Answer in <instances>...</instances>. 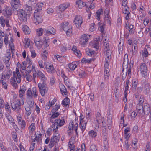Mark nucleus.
I'll list each match as a JSON object with an SVG mask.
<instances>
[{"instance_id": "49530a36", "label": "nucleus", "mask_w": 151, "mask_h": 151, "mask_svg": "<svg viewBox=\"0 0 151 151\" xmlns=\"http://www.w3.org/2000/svg\"><path fill=\"white\" fill-rule=\"evenodd\" d=\"M142 55L143 57H148L149 55L147 49L146 48H144V50L142 52Z\"/></svg>"}, {"instance_id": "f257e3e1", "label": "nucleus", "mask_w": 151, "mask_h": 151, "mask_svg": "<svg viewBox=\"0 0 151 151\" xmlns=\"http://www.w3.org/2000/svg\"><path fill=\"white\" fill-rule=\"evenodd\" d=\"M13 77L11 78L10 83L15 89L17 88L18 85L17 83L19 84L21 82V76L18 69H16V72H13Z\"/></svg>"}, {"instance_id": "13d9d810", "label": "nucleus", "mask_w": 151, "mask_h": 151, "mask_svg": "<svg viewBox=\"0 0 151 151\" xmlns=\"http://www.w3.org/2000/svg\"><path fill=\"white\" fill-rule=\"evenodd\" d=\"M60 105L59 104H56L54 106V107L53 109L52 110V113L53 112H56V111L60 108Z\"/></svg>"}, {"instance_id": "864d4df0", "label": "nucleus", "mask_w": 151, "mask_h": 151, "mask_svg": "<svg viewBox=\"0 0 151 151\" xmlns=\"http://www.w3.org/2000/svg\"><path fill=\"white\" fill-rule=\"evenodd\" d=\"M37 48L38 49H40L42 47V41L36 42H34Z\"/></svg>"}, {"instance_id": "473e14b6", "label": "nucleus", "mask_w": 151, "mask_h": 151, "mask_svg": "<svg viewBox=\"0 0 151 151\" xmlns=\"http://www.w3.org/2000/svg\"><path fill=\"white\" fill-rule=\"evenodd\" d=\"M70 99L68 97L65 98L62 101V104L65 107L69 105L70 103Z\"/></svg>"}, {"instance_id": "5fc2aeb1", "label": "nucleus", "mask_w": 151, "mask_h": 151, "mask_svg": "<svg viewBox=\"0 0 151 151\" xmlns=\"http://www.w3.org/2000/svg\"><path fill=\"white\" fill-rule=\"evenodd\" d=\"M52 128H53V130L54 132H56L57 131L58 128V123L56 122H55V123L53 124L52 126Z\"/></svg>"}, {"instance_id": "1a4fd4ad", "label": "nucleus", "mask_w": 151, "mask_h": 151, "mask_svg": "<svg viewBox=\"0 0 151 151\" xmlns=\"http://www.w3.org/2000/svg\"><path fill=\"white\" fill-rule=\"evenodd\" d=\"M83 22L82 17L80 15H77L75 18L73 22L77 28L81 27Z\"/></svg>"}, {"instance_id": "aec40b11", "label": "nucleus", "mask_w": 151, "mask_h": 151, "mask_svg": "<svg viewBox=\"0 0 151 151\" xmlns=\"http://www.w3.org/2000/svg\"><path fill=\"white\" fill-rule=\"evenodd\" d=\"M60 91L62 95H66L67 93V91L65 86L62 84H61L60 85Z\"/></svg>"}, {"instance_id": "423d86ee", "label": "nucleus", "mask_w": 151, "mask_h": 151, "mask_svg": "<svg viewBox=\"0 0 151 151\" xmlns=\"http://www.w3.org/2000/svg\"><path fill=\"white\" fill-rule=\"evenodd\" d=\"M27 97L29 99H32L33 97L36 98L38 96V93L37 92V90L35 87L32 88V90L29 89L27 93Z\"/></svg>"}, {"instance_id": "f8f14e48", "label": "nucleus", "mask_w": 151, "mask_h": 151, "mask_svg": "<svg viewBox=\"0 0 151 151\" xmlns=\"http://www.w3.org/2000/svg\"><path fill=\"white\" fill-rule=\"evenodd\" d=\"M12 13V9L10 7H7L3 9V14L8 18L11 15Z\"/></svg>"}, {"instance_id": "ddd939ff", "label": "nucleus", "mask_w": 151, "mask_h": 151, "mask_svg": "<svg viewBox=\"0 0 151 151\" xmlns=\"http://www.w3.org/2000/svg\"><path fill=\"white\" fill-rule=\"evenodd\" d=\"M46 34L47 35H54L56 33V30L52 27L49 26L45 29Z\"/></svg>"}, {"instance_id": "f03ea898", "label": "nucleus", "mask_w": 151, "mask_h": 151, "mask_svg": "<svg viewBox=\"0 0 151 151\" xmlns=\"http://www.w3.org/2000/svg\"><path fill=\"white\" fill-rule=\"evenodd\" d=\"M34 22L36 25L43 21L42 14L41 11L35 10L34 14Z\"/></svg>"}, {"instance_id": "a18cd8bd", "label": "nucleus", "mask_w": 151, "mask_h": 151, "mask_svg": "<svg viewBox=\"0 0 151 151\" xmlns=\"http://www.w3.org/2000/svg\"><path fill=\"white\" fill-rule=\"evenodd\" d=\"M53 114L50 117V121L53 122V120H52L53 119H54L57 117L59 115L60 113L58 112H55L52 113Z\"/></svg>"}, {"instance_id": "7c9ffc66", "label": "nucleus", "mask_w": 151, "mask_h": 151, "mask_svg": "<svg viewBox=\"0 0 151 151\" xmlns=\"http://www.w3.org/2000/svg\"><path fill=\"white\" fill-rule=\"evenodd\" d=\"M55 122L58 123V126L61 127L64 124L65 122L64 119H56Z\"/></svg>"}, {"instance_id": "a211bd4d", "label": "nucleus", "mask_w": 151, "mask_h": 151, "mask_svg": "<svg viewBox=\"0 0 151 151\" xmlns=\"http://www.w3.org/2000/svg\"><path fill=\"white\" fill-rule=\"evenodd\" d=\"M11 3L12 6L14 8L16 9L19 4V0H12Z\"/></svg>"}, {"instance_id": "6e6552de", "label": "nucleus", "mask_w": 151, "mask_h": 151, "mask_svg": "<svg viewBox=\"0 0 151 151\" xmlns=\"http://www.w3.org/2000/svg\"><path fill=\"white\" fill-rule=\"evenodd\" d=\"M90 35L84 34L80 38V43L82 46L86 45L90 38Z\"/></svg>"}, {"instance_id": "b1692460", "label": "nucleus", "mask_w": 151, "mask_h": 151, "mask_svg": "<svg viewBox=\"0 0 151 151\" xmlns=\"http://www.w3.org/2000/svg\"><path fill=\"white\" fill-rule=\"evenodd\" d=\"M128 58V55L127 54H125L124 57L122 66H128L129 62Z\"/></svg>"}, {"instance_id": "ea45409f", "label": "nucleus", "mask_w": 151, "mask_h": 151, "mask_svg": "<svg viewBox=\"0 0 151 151\" xmlns=\"http://www.w3.org/2000/svg\"><path fill=\"white\" fill-rule=\"evenodd\" d=\"M87 122H85L84 124L81 122V120L80 123V127L82 131H84L86 128V124Z\"/></svg>"}, {"instance_id": "c85d7f7f", "label": "nucleus", "mask_w": 151, "mask_h": 151, "mask_svg": "<svg viewBox=\"0 0 151 151\" xmlns=\"http://www.w3.org/2000/svg\"><path fill=\"white\" fill-rule=\"evenodd\" d=\"M37 74V76L40 77L41 79L44 81L45 80L46 78L44 74L38 70L37 72H36Z\"/></svg>"}, {"instance_id": "338daca9", "label": "nucleus", "mask_w": 151, "mask_h": 151, "mask_svg": "<svg viewBox=\"0 0 151 151\" xmlns=\"http://www.w3.org/2000/svg\"><path fill=\"white\" fill-rule=\"evenodd\" d=\"M86 117L89 118L91 115V110L89 109H87L86 111Z\"/></svg>"}, {"instance_id": "e2e57ef3", "label": "nucleus", "mask_w": 151, "mask_h": 151, "mask_svg": "<svg viewBox=\"0 0 151 151\" xmlns=\"http://www.w3.org/2000/svg\"><path fill=\"white\" fill-rule=\"evenodd\" d=\"M75 138L74 137H71L70 139L69 143L70 144V145L72 146L75 143Z\"/></svg>"}, {"instance_id": "a878e982", "label": "nucleus", "mask_w": 151, "mask_h": 151, "mask_svg": "<svg viewBox=\"0 0 151 151\" xmlns=\"http://www.w3.org/2000/svg\"><path fill=\"white\" fill-rule=\"evenodd\" d=\"M24 9L27 11V13H29L32 11V7L28 4V3L27 2L26 4H25L24 6Z\"/></svg>"}, {"instance_id": "cd10ccee", "label": "nucleus", "mask_w": 151, "mask_h": 151, "mask_svg": "<svg viewBox=\"0 0 151 151\" xmlns=\"http://www.w3.org/2000/svg\"><path fill=\"white\" fill-rule=\"evenodd\" d=\"M110 71L108 67H104V75L105 78H109V73Z\"/></svg>"}, {"instance_id": "3c124183", "label": "nucleus", "mask_w": 151, "mask_h": 151, "mask_svg": "<svg viewBox=\"0 0 151 151\" xmlns=\"http://www.w3.org/2000/svg\"><path fill=\"white\" fill-rule=\"evenodd\" d=\"M0 24H1L2 26L3 27H4L5 26V19L3 16L0 17Z\"/></svg>"}, {"instance_id": "6e6d98bb", "label": "nucleus", "mask_w": 151, "mask_h": 151, "mask_svg": "<svg viewBox=\"0 0 151 151\" xmlns=\"http://www.w3.org/2000/svg\"><path fill=\"white\" fill-rule=\"evenodd\" d=\"M103 48L105 51H106L107 50H110L109 48V43L106 42H104Z\"/></svg>"}, {"instance_id": "4be33fe9", "label": "nucleus", "mask_w": 151, "mask_h": 151, "mask_svg": "<svg viewBox=\"0 0 151 151\" xmlns=\"http://www.w3.org/2000/svg\"><path fill=\"white\" fill-rule=\"evenodd\" d=\"M96 121L97 123V124H99L100 123L102 122L103 123V122L101 120V117L100 113L98 112L96 115Z\"/></svg>"}, {"instance_id": "4d7b16f0", "label": "nucleus", "mask_w": 151, "mask_h": 151, "mask_svg": "<svg viewBox=\"0 0 151 151\" xmlns=\"http://www.w3.org/2000/svg\"><path fill=\"white\" fill-rule=\"evenodd\" d=\"M98 24L99 26L98 29L99 31H101L102 33H103L104 31V24L102 23H99Z\"/></svg>"}, {"instance_id": "393cba45", "label": "nucleus", "mask_w": 151, "mask_h": 151, "mask_svg": "<svg viewBox=\"0 0 151 151\" xmlns=\"http://www.w3.org/2000/svg\"><path fill=\"white\" fill-rule=\"evenodd\" d=\"M23 32L27 35H29L30 33V31L29 27L26 25L23 26L22 28Z\"/></svg>"}, {"instance_id": "a19ab883", "label": "nucleus", "mask_w": 151, "mask_h": 151, "mask_svg": "<svg viewBox=\"0 0 151 151\" xmlns=\"http://www.w3.org/2000/svg\"><path fill=\"white\" fill-rule=\"evenodd\" d=\"M47 72L50 73H53L55 72V68L54 67H45Z\"/></svg>"}, {"instance_id": "5701e85b", "label": "nucleus", "mask_w": 151, "mask_h": 151, "mask_svg": "<svg viewBox=\"0 0 151 151\" xmlns=\"http://www.w3.org/2000/svg\"><path fill=\"white\" fill-rule=\"evenodd\" d=\"M132 48L134 47V49H132V50L130 51V52L131 53L132 56H133L135 55L138 49L137 46V44H135L134 45H132Z\"/></svg>"}, {"instance_id": "9b49d317", "label": "nucleus", "mask_w": 151, "mask_h": 151, "mask_svg": "<svg viewBox=\"0 0 151 151\" xmlns=\"http://www.w3.org/2000/svg\"><path fill=\"white\" fill-rule=\"evenodd\" d=\"M143 117L144 116H147L151 111L150 109L149 104H144L143 106Z\"/></svg>"}, {"instance_id": "e433bc0d", "label": "nucleus", "mask_w": 151, "mask_h": 151, "mask_svg": "<svg viewBox=\"0 0 151 151\" xmlns=\"http://www.w3.org/2000/svg\"><path fill=\"white\" fill-rule=\"evenodd\" d=\"M94 58H91L89 59H87L83 58L81 60V62L82 63H90L91 61H94Z\"/></svg>"}, {"instance_id": "680f3d73", "label": "nucleus", "mask_w": 151, "mask_h": 151, "mask_svg": "<svg viewBox=\"0 0 151 151\" xmlns=\"http://www.w3.org/2000/svg\"><path fill=\"white\" fill-rule=\"evenodd\" d=\"M53 140L56 142H58L60 139V137L58 136V134L54 136L51 138V140Z\"/></svg>"}, {"instance_id": "69168bd1", "label": "nucleus", "mask_w": 151, "mask_h": 151, "mask_svg": "<svg viewBox=\"0 0 151 151\" xmlns=\"http://www.w3.org/2000/svg\"><path fill=\"white\" fill-rule=\"evenodd\" d=\"M79 61L77 62H73L72 63H70L68 64V66H77L79 65Z\"/></svg>"}, {"instance_id": "09e8293b", "label": "nucleus", "mask_w": 151, "mask_h": 151, "mask_svg": "<svg viewBox=\"0 0 151 151\" xmlns=\"http://www.w3.org/2000/svg\"><path fill=\"white\" fill-rule=\"evenodd\" d=\"M7 118V119L9 121V122L10 123H12L13 124V125L14 126V124H15L14 122V120L12 117L8 114L7 116H6Z\"/></svg>"}, {"instance_id": "dca6fc26", "label": "nucleus", "mask_w": 151, "mask_h": 151, "mask_svg": "<svg viewBox=\"0 0 151 151\" xmlns=\"http://www.w3.org/2000/svg\"><path fill=\"white\" fill-rule=\"evenodd\" d=\"M42 58L43 60H45L47 58L48 55L47 48H42Z\"/></svg>"}, {"instance_id": "2eb2a0df", "label": "nucleus", "mask_w": 151, "mask_h": 151, "mask_svg": "<svg viewBox=\"0 0 151 151\" xmlns=\"http://www.w3.org/2000/svg\"><path fill=\"white\" fill-rule=\"evenodd\" d=\"M50 39L47 37H44L43 39L42 44L44 45L42 48H47V47L49 46L48 43L50 42Z\"/></svg>"}, {"instance_id": "c756f323", "label": "nucleus", "mask_w": 151, "mask_h": 151, "mask_svg": "<svg viewBox=\"0 0 151 151\" xmlns=\"http://www.w3.org/2000/svg\"><path fill=\"white\" fill-rule=\"evenodd\" d=\"M150 88L149 85L147 83H145L144 87V92L146 94H147L149 92Z\"/></svg>"}, {"instance_id": "f704fd0d", "label": "nucleus", "mask_w": 151, "mask_h": 151, "mask_svg": "<svg viewBox=\"0 0 151 151\" xmlns=\"http://www.w3.org/2000/svg\"><path fill=\"white\" fill-rule=\"evenodd\" d=\"M44 31V29L41 28H40L37 29L36 30L37 35L38 36H42Z\"/></svg>"}, {"instance_id": "052dcab7", "label": "nucleus", "mask_w": 151, "mask_h": 151, "mask_svg": "<svg viewBox=\"0 0 151 151\" xmlns=\"http://www.w3.org/2000/svg\"><path fill=\"white\" fill-rule=\"evenodd\" d=\"M25 109L26 111V113L27 115L28 116H29L31 113V110L30 107L29 106L27 107L26 108H25Z\"/></svg>"}, {"instance_id": "412c9836", "label": "nucleus", "mask_w": 151, "mask_h": 151, "mask_svg": "<svg viewBox=\"0 0 151 151\" xmlns=\"http://www.w3.org/2000/svg\"><path fill=\"white\" fill-rule=\"evenodd\" d=\"M72 50L76 56L78 57H80L81 56V54L80 50H79L77 49V47L76 46H73V47Z\"/></svg>"}, {"instance_id": "de8ad7c7", "label": "nucleus", "mask_w": 151, "mask_h": 151, "mask_svg": "<svg viewBox=\"0 0 151 151\" xmlns=\"http://www.w3.org/2000/svg\"><path fill=\"white\" fill-rule=\"evenodd\" d=\"M11 53L10 52H7L6 56L4 58L3 60H10V59Z\"/></svg>"}, {"instance_id": "774afa93", "label": "nucleus", "mask_w": 151, "mask_h": 151, "mask_svg": "<svg viewBox=\"0 0 151 151\" xmlns=\"http://www.w3.org/2000/svg\"><path fill=\"white\" fill-rule=\"evenodd\" d=\"M19 124L21 126L22 129H24L26 125V123L24 120H22L21 122H19Z\"/></svg>"}, {"instance_id": "4c0bfd02", "label": "nucleus", "mask_w": 151, "mask_h": 151, "mask_svg": "<svg viewBox=\"0 0 151 151\" xmlns=\"http://www.w3.org/2000/svg\"><path fill=\"white\" fill-rule=\"evenodd\" d=\"M123 44L124 42H123L122 43L121 42H119L118 46V50L119 54L122 53V51L123 50Z\"/></svg>"}, {"instance_id": "bb28decb", "label": "nucleus", "mask_w": 151, "mask_h": 151, "mask_svg": "<svg viewBox=\"0 0 151 151\" xmlns=\"http://www.w3.org/2000/svg\"><path fill=\"white\" fill-rule=\"evenodd\" d=\"M76 4L80 9H81L86 5V3L82 2L81 0H76Z\"/></svg>"}, {"instance_id": "39448f33", "label": "nucleus", "mask_w": 151, "mask_h": 151, "mask_svg": "<svg viewBox=\"0 0 151 151\" xmlns=\"http://www.w3.org/2000/svg\"><path fill=\"white\" fill-rule=\"evenodd\" d=\"M17 14L20 20L23 22L27 21V14L25 11L22 9H20L17 11Z\"/></svg>"}, {"instance_id": "72a5a7b5", "label": "nucleus", "mask_w": 151, "mask_h": 151, "mask_svg": "<svg viewBox=\"0 0 151 151\" xmlns=\"http://www.w3.org/2000/svg\"><path fill=\"white\" fill-rule=\"evenodd\" d=\"M29 132L30 133L32 134L33 132L35 129V124L34 123H32L29 126Z\"/></svg>"}, {"instance_id": "c9c22d12", "label": "nucleus", "mask_w": 151, "mask_h": 151, "mask_svg": "<svg viewBox=\"0 0 151 151\" xmlns=\"http://www.w3.org/2000/svg\"><path fill=\"white\" fill-rule=\"evenodd\" d=\"M43 5V4L42 3H37L35 7V8L36 9L35 10H37L38 11H41V10L42 9Z\"/></svg>"}, {"instance_id": "c03bdc74", "label": "nucleus", "mask_w": 151, "mask_h": 151, "mask_svg": "<svg viewBox=\"0 0 151 151\" xmlns=\"http://www.w3.org/2000/svg\"><path fill=\"white\" fill-rule=\"evenodd\" d=\"M27 2L28 3V4L30 5L32 7H33L35 8L37 4L36 1H32V0H29Z\"/></svg>"}, {"instance_id": "79ce46f5", "label": "nucleus", "mask_w": 151, "mask_h": 151, "mask_svg": "<svg viewBox=\"0 0 151 151\" xmlns=\"http://www.w3.org/2000/svg\"><path fill=\"white\" fill-rule=\"evenodd\" d=\"M24 78H25L26 81L28 82L31 81L32 79V76L30 75L29 74H26L24 76Z\"/></svg>"}, {"instance_id": "0eeeda50", "label": "nucleus", "mask_w": 151, "mask_h": 151, "mask_svg": "<svg viewBox=\"0 0 151 151\" xmlns=\"http://www.w3.org/2000/svg\"><path fill=\"white\" fill-rule=\"evenodd\" d=\"M8 67H6V69L2 73V77L1 78V79L5 80H8L11 76L12 72Z\"/></svg>"}, {"instance_id": "0e129e2a", "label": "nucleus", "mask_w": 151, "mask_h": 151, "mask_svg": "<svg viewBox=\"0 0 151 151\" xmlns=\"http://www.w3.org/2000/svg\"><path fill=\"white\" fill-rule=\"evenodd\" d=\"M5 143L4 142L0 143V147L3 151H7L6 148L4 147Z\"/></svg>"}, {"instance_id": "2f4dec72", "label": "nucleus", "mask_w": 151, "mask_h": 151, "mask_svg": "<svg viewBox=\"0 0 151 151\" xmlns=\"http://www.w3.org/2000/svg\"><path fill=\"white\" fill-rule=\"evenodd\" d=\"M109 9L107 8H106L105 9L104 11V13L105 17V18L107 21L109 22H110V19L109 17Z\"/></svg>"}, {"instance_id": "603ef678", "label": "nucleus", "mask_w": 151, "mask_h": 151, "mask_svg": "<svg viewBox=\"0 0 151 151\" xmlns=\"http://www.w3.org/2000/svg\"><path fill=\"white\" fill-rule=\"evenodd\" d=\"M106 58L108 59H111V50H107L106 51Z\"/></svg>"}, {"instance_id": "20e7f679", "label": "nucleus", "mask_w": 151, "mask_h": 151, "mask_svg": "<svg viewBox=\"0 0 151 151\" xmlns=\"http://www.w3.org/2000/svg\"><path fill=\"white\" fill-rule=\"evenodd\" d=\"M22 105L21 102H20L19 99H17L15 101L11 103V105L13 110H16L19 112L21 109V105Z\"/></svg>"}, {"instance_id": "6ab92c4d", "label": "nucleus", "mask_w": 151, "mask_h": 151, "mask_svg": "<svg viewBox=\"0 0 151 151\" xmlns=\"http://www.w3.org/2000/svg\"><path fill=\"white\" fill-rule=\"evenodd\" d=\"M140 70L143 76L145 77L147 75V67H140Z\"/></svg>"}, {"instance_id": "f3484780", "label": "nucleus", "mask_w": 151, "mask_h": 151, "mask_svg": "<svg viewBox=\"0 0 151 151\" xmlns=\"http://www.w3.org/2000/svg\"><path fill=\"white\" fill-rule=\"evenodd\" d=\"M61 26L64 31L67 30L70 28H71V27L70 24H69L68 23L66 22H64L62 24Z\"/></svg>"}, {"instance_id": "bf43d9fd", "label": "nucleus", "mask_w": 151, "mask_h": 151, "mask_svg": "<svg viewBox=\"0 0 151 151\" xmlns=\"http://www.w3.org/2000/svg\"><path fill=\"white\" fill-rule=\"evenodd\" d=\"M144 100L145 98L144 96L142 95H141L139 100V103L138 104H142L143 105Z\"/></svg>"}, {"instance_id": "9d476101", "label": "nucleus", "mask_w": 151, "mask_h": 151, "mask_svg": "<svg viewBox=\"0 0 151 151\" xmlns=\"http://www.w3.org/2000/svg\"><path fill=\"white\" fill-rule=\"evenodd\" d=\"M136 111L137 114L141 117H143V106L142 105L137 104L136 106Z\"/></svg>"}, {"instance_id": "37998d69", "label": "nucleus", "mask_w": 151, "mask_h": 151, "mask_svg": "<svg viewBox=\"0 0 151 151\" xmlns=\"http://www.w3.org/2000/svg\"><path fill=\"white\" fill-rule=\"evenodd\" d=\"M103 13V10L102 9H99L96 12V14L97 19L98 20H100V16Z\"/></svg>"}, {"instance_id": "7ed1b4c3", "label": "nucleus", "mask_w": 151, "mask_h": 151, "mask_svg": "<svg viewBox=\"0 0 151 151\" xmlns=\"http://www.w3.org/2000/svg\"><path fill=\"white\" fill-rule=\"evenodd\" d=\"M38 86L41 94L42 96H44L48 91V88L47 87V85L43 81L42 83H38Z\"/></svg>"}, {"instance_id": "8fccbe9b", "label": "nucleus", "mask_w": 151, "mask_h": 151, "mask_svg": "<svg viewBox=\"0 0 151 151\" xmlns=\"http://www.w3.org/2000/svg\"><path fill=\"white\" fill-rule=\"evenodd\" d=\"M65 31L66 32V35L68 37H70L72 35V27H71V28H70L67 30H65Z\"/></svg>"}, {"instance_id": "4468645a", "label": "nucleus", "mask_w": 151, "mask_h": 151, "mask_svg": "<svg viewBox=\"0 0 151 151\" xmlns=\"http://www.w3.org/2000/svg\"><path fill=\"white\" fill-rule=\"evenodd\" d=\"M69 3H65L61 4L59 6V13H60L64 12L67 8L70 6Z\"/></svg>"}, {"instance_id": "58836bf2", "label": "nucleus", "mask_w": 151, "mask_h": 151, "mask_svg": "<svg viewBox=\"0 0 151 151\" xmlns=\"http://www.w3.org/2000/svg\"><path fill=\"white\" fill-rule=\"evenodd\" d=\"M88 134L89 136L93 138H95L97 135L96 132L94 131L93 130L90 131L89 132Z\"/></svg>"}]
</instances>
